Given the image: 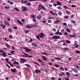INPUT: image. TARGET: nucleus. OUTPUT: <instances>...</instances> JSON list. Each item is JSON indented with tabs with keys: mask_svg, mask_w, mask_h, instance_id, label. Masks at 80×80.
I'll return each mask as SVG.
<instances>
[{
	"mask_svg": "<svg viewBox=\"0 0 80 80\" xmlns=\"http://www.w3.org/2000/svg\"><path fill=\"white\" fill-rule=\"evenodd\" d=\"M42 58L43 60H44V61H47V58L45 57V56H42Z\"/></svg>",
	"mask_w": 80,
	"mask_h": 80,
	"instance_id": "nucleus-7",
	"label": "nucleus"
},
{
	"mask_svg": "<svg viewBox=\"0 0 80 80\" xmlns=\"http://www.w3.org/2000/svg\"><path fill=\"white\" fill-rule=\"evenodd\" d=\"M30 32V30H27L25 31V33H28Z\"/></svg>",
	"mask_w": 80,
	"mask_h": 80,
	"instance_id": "nucleus-55",
	"label": "nucleus"
},
{
	"mask_svg": "<svg viewBox=\"0 0 80 80\" xmlns=\"http://www.w3.org/2000/svg\"><path fill=\"white\" fill-rule=\"evenodd\" d=\"M27 2H28V1H27V0H24L23 2V3H27Z\"/></svg>",
	"mask_w": 80,
	"mask_h": 80,
	"instance_id": "nucleus-47",
	"label": "nucleus"
},
{
	"mask_svg": "<svg viewBox=\"0 0 80 80\" xmlns=\"http://www.w3.org/2000/svg\"><path fill=\"white\" fill-rule=\"evenodd\" d=\"M14 29H15V30H17V27H15V26H14V27H13Z\"/></svg>",
	"mask_w": 80,
	"mask_h": 80,
	"instance_id": "nucleus-60",
	"label": "nucleus"
},
{
	"mask_svg": "<svg viewBox=\"0 0 80 80\" xmlns=\"http://www.w3.org/2000/svg\"><path fill=\"white\" fill-rule=\"evenodd\" d=\"M58 35H62V33L61 32H59Z\"/></svg>",
	"mask_w": 80,
	"mask_h": 80,
	"instance_id": "nucleus-62",
	"label": "nucleus"
},
{
	"mask_svg": "<svg viewBox=\"0 0 80 80\" xmlns=\"http://www.w3.org/2000/svg\"><path fill=\"white\" fill-rule=\"evenodd\" d=\"M36 38H37L38 39V40H40V37L39 36V35H37L36 36Z\"/></svg>",
	"mask_w": 80,
	"mask_h": 80,
	"instance_id": "nucleus-19",
	"label": "nucleus"
},
{
	"mask_svg": "<svg viewBox=\"0 0 80 80\" xmlns=\"http://www.w3.org/2000/svg\"><path fill=\"white\" fill-rule=\"evenodd\" d=\"M69 37L70 38H71L72 37H75V35H70L69 36Z\"/></svg>",
	"mask_w": 80,
	"mask_h": 80,
	"instance_id": "nucleus-18",
	"label": "nucleus"
},
{
	"mask_svg": "<svg viewBox=\"0 0 80 80\" xmlns=\"http://www.w3.org/2000/svg\"><path fill=\"white\" fill-rule=\"evenodd\" d=\"M58 8L59 10H62V7L60 6H58Z\"/></svg>",
	"mask_w": 80,
	"mask_h": 80,
	"instance_id": "nucleus-33",
	"label": "nucleus"
},
{
	"mask_svg": "<svg viewBox=\"0 0 80 80\" xmlns=\"http://www.w3.org/2000/svg\"><path fill=\"white\" fill-rule=\"evenodd\" d=\"M48 22L49 23H51L52 22V20H49L48 21Z\"/></svg>",
	"mask_w": 80,
	"mask_h": 80,
	"instance_id": "nucleus-53",
	"label": "nucleus"
},
{
	"mask_svg": "<svg viewBox=\"0 0 80 80\" xmlns=\"http://www.w3.org/2000/svg\"><path fill=\"white\" fill-rule=\"evenodd\" d=\"M35 72L36 73H38V70H35Z\"/></svg>",
	"mask_w": 80,
	"mask_h": 80,
	"instance_id": "nucleus-64",
	"label": "nucleus"
},
{
	"mask_svg": "<svg viewBox=\"0 0 80 80\" xmlns=\"http://www.w3.org/2000/svg\"><path fill=\"white\" fill-rule=\"evenodd\" d=\"M51 79H52V80H55V78L54 77H52L51 78Z\"/></svg>",
	"mask_w": 80,
	"mask_h": 80,
	"instance_id": "nucleus-56",
	"label": "nucleus"
},
{
	"mask_svg": "<svg viewBox=\"0 0 80 80\" xmlns=\"http://www.w3.org/2000/svg\"><path fill=\"white\" fill-rule=\"evenodd\" d=\"M62 12H59V13H58L59 15H60V16H61V15H62Z\"/></svg>",
	"mask_w": 80,
	"mask_h": 80,
	"instance_id": "nucleus-43",
	"label": "nucleus"
},
{
	"mask_svg": "<svg viewBox=\"0 0 80 80\" xmlns=\"http://www.w3.org/2000/svg\"><path fill=\"white\" fill-rule=\"evenodd\" d=\"M41 53L42 55H50V54H48V53H47V52H41Z\"/></svg>",
	"mask_w": 80,
	"mask_h": 80,
	"instance_id": "nucleus-5",
	"label": "nucleus"
},
{
	"mask_svg": "<svg viewBox=\"0 0 80 80\" xmlns=\"http://www.w3.org/2000/svg\"><path fill=\"white\" fill-rule=\"evenodd\" d=\"M8 2L9 3H10V4H11V5H13V3L12 2H11L10 1V0H8Z\"/></svg>",
	"mask_w": 80,
	"mask_h": 80,
	"instance_id": "nucleus-12",
	"label": "nucleus"
},
{
	"mask_svg": "<svg viewBox=\"0 0 80 80\" xmlns=\"http://www.w3.org/2000/svg\"><path fill=\"white\" fill-rule=\"evenodd\" d=\"M32 18H36V17H35V15H34L32 14V15L31 16Z\"/></svg>",
	"mask_w": 80,
	"mask_h": 80,
	"instance_id": "nucleus-22",
	"label": "nucleus"
},
{
	"mask_svg": "<svg viewBox=\"0 0 80 80\" xmlns=\"http://www.w3.org/2000/svg\"><path fill=\"white\" fill-rule=\"evenodd\" d=\"M38 20H40V18H41V16H38Z\"/></svg>",
	"mask_w": 80,
	"mask_h": 80,
	"instance_id": "nucleus-46",
	"label": "nucleus"
},
{
	"mask_svg": "<svg viewBox=\"0 0 80 80\" xmlns=\"http://www.w3.org/2000/svg\"><path fill=\"white\" fill-rule=\"evenodd\" d=\"M76 53H78V54H80V52L78 51H76Z\"/></svg>",
	"mask_w": 80,
	"mask_h": 80,
	"instance_id": "nucleus-34",
	"label": "nucleus"
},
{
	"mask_svg": "<svg viewBox=\"0 0 80 80\" xmlns=\"http://www.w3.org/2000/svg\"><path fill=\"white\" fill-rule=\"evenodd\" d=\"M74 46L75 48H78V47H79L78 44H74Z\"/></svg>",
	"mask_w": 80,
	"mask_h": 80,
	"instance_id": "nucleus-14",
	"label": "nucleus"
},
{
	"mask_svg": "<svg viewBox=\"0 0 80 80\" xmlns=\"http://www.w3.org/2000/svg\"><path fill=\"white\" fill-rule=\"evenodd\" d=\"M32 46H33L34 47H37V45L35 43H32Z\"/></svg>",
	"mask_w": 80,
	"mask_h": 80,
	"instance_id": "nucleus-9",
	"label": "nucleus"
},
{
	"mask_svg": "<svg viewBox=\"0 0 80 80\" xmlns=\"http://www.w3.org/2000/svg\"><path fill=\"white\" fill-rule=\"evenodd\" d=\"M13 65H15V64L19 65V63H18V62L15 61L13 63Z\"/></svg>",
	"mask_w": 80,
	"mask_h": 80,
	"instance_id": "nucleus-13",
	"label": "nucleus"
},
{
	"mask_svg": "<svg viewBox=\"0 0 80 80\" xmlns=\"http://www.w3.org/2000/svg\"><path fill=\"white\" fill-rule=\"evenodd\" d=\"M20 60L21 61L20 62L21 63H25V61H27L26 59L24 58H21Z\"/></svg>",
	"mask_w": 80,
	"mask_h": 80,
	"instance_id": "nucleus-4",
	"label": "nucleus"
},
{
	"mask_svg": "<svg viewBox=\"0 0 80 80\" xmlns=\"http://www.w3.org/2000/svg\"><path fill=\"white\" fill-rule=\"evenodd\" d=\"M59 34V30H58L55 33V35H58V34Z\"/></svg>",
	"mask_w": 80,
	"mask_h": 80,
	"instance_id": "nucleus-20",
	"label": "nucleus"
},
{
	"mask_svg": "<svg viewBox=\"0 0 80 80\" xmlns=\"http://www.w3.org/2000/svg\"><path fill=\"white\" fill-rule=\"evenodd\" d=\"M52 31L54 32H57V30L53 28L52 29Z\"/></svg>",
	"mask_w": 80,
	"mask_h": 80,
	"instance_id": "nucleus-42",
	"label": "nucleus"
},
{
	"mask_svg": "<svg viewBox=\"0 0 80 80\" xmlns=\"http://www.w3.org/2000/svg\"><path fill=\"white\" fill-rule=\"evenodd\" d=\"M66 12L67 14H70V12L68 11V10L66 11Z\"/></svg>",
	"mask_w": 80,
	"mask_h": 80,
	"instance_id": "nucleus-37",
	"label": "nucleus"
},
{
	"mask_svg": "<svg viewBox=\"0 0 80 80\" xmlns=\"http://www.w3.org/2000/svg\"><path fill=\"white\" fill-rule=\"evenodd\" d=\"M42 5H41V4L39 5V7L38 8V10H39V11H40L42 9Z\"/></svg>",
	"mask_w": 80,
	"mask_h": 80,
	"instance_id": "nucleus-8",
	"label": "nucleus"
},
{
	"mask_svg": "<svg viewBox=\"0 0 80 80\" xmlns=\"http://www.w3.org/2000/svg\"><path fill=\"white\" fill-rule=\"evenodd\" d=\"M68 26H69L70 27H73V25H72V24H68Z\"/></svg>",
	"mask_w": 80,
	"mask_h": 80,
	"instance_id": "nucleus-31",
	"label": "nucleus"
},
{
	"mask_svg": "<svg viewBox=\"0 0 80 80\" xmlns=\"http://www.w3.org/2000/svg\"><path fill=\"white\" fill-rule=\"evenodd\" d=\"M26 27H27V28H32V27L28 26H26Z\"/></svg>",
	"mask_w": 80,
	"mask_h": 80,
	"instance_id": "nucleus-39",
	"label": "nucleus"
},
{
	"mask_svg": "<svg viewBox=\"0 0 80 80\" xmlns=\"http://www.w3.org/2000/svg\"><path fill=\"white\" fill-rule=\"evenodd\" d=\"M66 30L68 32V33H70V30L69 29H68V28H67L66 29Z\"/></svg>",
	"mask_w": 80,
	"mask_h": 80,
	"instance_id": "nucleus-29",
	"label": "nucleus"
},
{
	"mask_svg": "<svg viewBox=\"0 0 80 80\" xmlns=\"http://www.w3.org/2000/svg\"><path fill=\"white\" fill-rule=\"evenodd\" d=\"M5 8L6 9H10V7H9V6H5Z\"/></svg>",
	"mask_w": 80,
	"mask_h": 80,
	"instance_id": "nucleus-21",
	"label": "nucleus"
},
{
	"mask_svg": "<svg viewBox=\"0 0 80 80\" xmlns=\"http://www.w3.org/2000/svg\"><path fill=\"white\" fill-rule=\"evenodd\" d=\"M34 64H36L37 65H39V64L36 62H34Z\"/></svg>",
	"mask_w": 80,
	"mask_h": 80,
	"instance_id": "nucleus-49",
	"label": "nucleus"
},
{
	"mask_svg": "<svg viewBox=\"0 0 80 80\" xmlns=\"http://www.w3.org/2000/svg\"><path fill=\"white\" fill-rule=\"evenodd\" d=\"M25 65L27 66L28 67H30V65L28 64H25Z\"/></svg>",
	"mask_w": 80,
	"mask_h": 80,
	"instance_id": "nucleus-54",
	"label": "nucleus"
},
{
	"mask_svg": "<svg viewBox=\"0 0 80 80\" xmlns=\"http://www.w3.org/2000/svg\"><path fill=\"white\" fill-rule=\"evenodd\" d=\"M49 36H51V35H52V36H53V35H54V34L52 33H50V34H48Z\"/></svg>",
	"mask_w": 80,
	"mask_h": 80,
	"instance_id": "nucleus-38",
	"label": "nucleus"
},
{
	"mask_svg": "<svg viewBox=\"0 0 80 80\" xmlns=\"http://www.w3.org/2000/svg\"><path fill=\"white\" fill-rule=\"evenodd\" d=\"M11 70L12 72H13V73H16L17 72V70H16V68H14V69L11 68Z\"/></svg>",
	"mask_w": 80,
	"mask_h": 80,
	"instance_id": "nucleus-6",
	"label": "nucleus"
},
{
	"mask_svg": "<svg viewBox=\"0 0 80 80\" xmlns=\"http://www.w3.org/2000/svg\"><path fill=\"white\" fill-rule=\"evenodd\" d=\"M59 69H60V70H62L63 71H64V69L62 67H60L59 68Z\"/></svg>",
	"mask_w": 80,
	"mask_h": 80,
	"instance_id": "nucleus-26",
	"label": "nucleus"
},
{
	"mask_svg": "<svg viewBox=\"0 0 80 80\" xmlns=\"http://www.w3.org/2000/svg\"><path fill=\"white\" fill-rule=\"evenodd\" d=\"M51 61H52V62H54L55 61V59H51Z\"/></svg>",
	"mask_w": 80,
	"mask_h": 80,
	"instance_id": "nucleus-59",
	"label": "nucleus"
},
{
	"mask_svg": "<svg viewBox=\"0 0 80 80\" xmlns=\"http://www.w3.org/2000/svg\"><path fill=\"white\" fill-rule=\"evenodd\" d=\"M65 42H66V43H71L70 41L68 40H66Z\"/></svg>",
	"mask_w": 80,
	"mask_h": 80,
	"instance_id": "nucleus-25",
	"label": "nucleus"
},
{
	"mask_svg": "<svg viewBox=\"0 0 80 80\" xmlns=\"http://www.w3.org/2000/svg\"><path fill=\"white\" fill-rule=\"evenodd\" d=\"M8 31L9 32H12V30L11 28H9L8 29Z\"/></svg>",
	"mask_w": 80,
	"mask_h": 80,
	"instance_id": "nucleus-27",
	"label": "nucleus"
},
{
	"mask_svg": "<svg viewBox=\"0 0 80 80\" xmlns=\"http://www.w3.org/2000/svg\"><path fill=\"white\" fill-rule=\"evenodd\" d=\"M5 45L7 47H8V48H10V46H9V45L8 44V43H5Z\"/></svg>",
	"mask_w": 80,
	"mask_h": 80,
	"instance_id": "nucleus-16",
	"label": "nucleus"
},
{
	"mask_svg": "<svg viewBox=\"0 0 80 80\" xmlns=\"http://www.w3.org/2000/svg\"><path fill=\"white\" fill-rule=\"evenodd\" d=\"M73 70L75 73H77L78 72V70L75 69H73Z\"/></svg>",
	"mask_w": 80,
	"mask_h": 80,
	"instance_id": "nucleus-24",
	"label": "nucleus"
},
{
	"mask_svg": "<svg viewBox=\"0 0 80 80\" xmlns=\"http://www.w3.org/2000/svg\"><path fill=\"white\" fill-rule=\"evenodd\" d=\"M21 21L22 23H25V20H24V19H22L21 20Z\"/></svg>",
	"mask_w": 80,
	"mask_h": 80,
	"instance_id": "nucleus-48",
	"label": "nucleus"
},
{
	"mask_svg": "<svg viewBox=\"0 0 80 80\" xmlns=\"http://www.w3.org/2000/svg\"><path fill=\"white\" fill-rule=\"evenodd\" d=\"M23 54H25L26 57H28V54L25 53L24 52H22Z\"/></svg>",
	"mask_w": 80,
	"mask_h": 80,
	"instance_id": "nucleus-11",
	"label": "nucleus"
},
{
	"mask_svg": "<svg viewBox=\"0 0 80 80\" xmlns=\"http://www.w3.org/2000/svg\"><path fill=\"white\" fill-rule=\"evenodd\" d=\"M38 62H40V63H42V61L40 59H38Z\"/></svg>",
	"mask_w": 80,
	"mask_h": 80,
	"instance_id": "nucleus-40",
	"label": "nucleus"
},
{
	"mask_svg": "<svg viewBox=\"0 0 80 80\" xmlns=\"http://www.w3.org/2000/svg\"><path fill=\"white\" fill-rule=\"evenodd\" d=\"M6 66L8 68H9V69H10V67L7 64V63H6Z\"/></svg>",
	"mask_w": 80,
	"mask_h": 80,
	"instance_id": "nucleus-30",
	"label": "nucleus"
},
{
	"mask_svg": "<svg viewBox=\"0 0 80 80\" xmlns=\"http://www.w3.org/2000/svg\"><path fill=\"white\" fill-rule=\"evenodd\" d=\"M7 20H8V22H10V18H7Z\"/></svg>",
	"mask_w": 80,
	"mask_h": 80,
	"instance_id": "nucleus-44",
	"label": "nucleus"
},
{
	"mask_svg": "<svg viewBox=\"0 0 80 80\" xmlns=\"http://www.w3.org/2000/svg\"><path fill=\"white\" fill-rule=\"evenodd\" d=\"M74 45H77L78 43H77V41H75L74 42Z\"/></svg>",
	"mask_w": 80,
	"mask_h": 80,
	"instance_id": "nucleus-45",
	"label": "nucleus"
},
{
	"mask_svg": "<svg viewBox=\"0 0 80 80\" xmlns=\"http://www.w3.org/2000/svg\"><path fill=\"white\" fill-rule=\"evenodd\" d=\"M70 72H66V74L67 75V76H69V75H70Z\"/></svg>",
	"mask_w": 80,
	"mask_h": 80,
	"instance_id": "nucleus-32",
	"label": "nucleus"
},
{
	"mask_svg": "<svg viewBox=\"0 0 80 80\" xmlns=\"http://www.w3.org/2000/svg\"><path fill=\"white\" fill-rule=\"evenodd\" d=\"M44 71H45L46 73H48V70H47V69H45Z\"/></svg>",
	"mask_w": 80,
	"mask_h": 80,
	"instance_id": "nucleus-57",
	"label": "nucleus"
},
{
	"mask_svg": "<svg viewBox=\"0 0 80 80\" xmlns=\"http://www.w3.org/2000/svg\"><path fill=\"white\" fill-rule=\"evenodd\" d=\"M22 9H23V10H22V11L23 12H25V11H28V9H27V8H26V7L22 6Z\"/></svg>",
	"mask_w": 80,
	"mask_h": 80,
	"instance_id": "nucleus-3",
	"label": "nucleus"
},
{
	"mask_svg": "<svg viewBox=\"0 0 80 80\" xmlns=\"http://www.w3.org/2000/svg\"><path fill=\"white\" fill-rule=\"evenodd\" d=\"M53 5L54 7H56L57 5V4L54 3Z\"/></svg>",
	"mask_w": 80,
	"mask_h": 80,
	"instance_id": "nucleus-58",
	"label": "nucleus"
},
{
	"mask_svg": "<svg viewBox=\"0 0 80 80\" xmlns=\"http://www.w3.org/2000/svg\"><path fill=\"white\" fill-rule=\"evenodd\" d=\"M54 22L56 23H58V22H60V21L59 20H57V21Z\"/></svg>",
	"mask_w": 80,
	"mask_h": 80,
	"instance_id": "nucleus-41",
	"label": "nucleus"
},
{
	"mask_svg": "<svg viewBox=\"0 0 80 80\" xmlns=\"http://www.w3.org/2000/svg\"><path fill=\"white\" fill-rule=\"evenodd\" d=\"M52 39L55 40H58L60 38V36H54L52 38Z\"/></svg>",
	"mask_w": 80,
	"mask_h": 80,
	"instance_id": "nucleus-1",
	"label": "nucleus"
},
{
	"mask_svg": "<svg viewBox=\"0 0 80 80\" xmlns=\"http://www.w3.org/2000/svg\"><path fill=\"white\" fill-rule=\"evenodd\" d=\"M27 5L28 6H30V5H31V3H30L29 2H28L27 3Z\"/></svg>",
	"mask_w": 80,
	"mask_h": 80,
	"instance_id": "nucleus-35",
	"label": "nucleus"
},
{
	"mask_svg": "<svg viewBox=\"0 0 80 80\" xmlns=\"http://www.w3.org/2000/svg\"><path fill=\"white\" fill-rule=\"evenodd\" d=\"M24 49L25 50V51L26 52H31V50H32L31 49H29L28 48H24Z\"/></svg>",
	"mask_w": 80,
	"mask_h": 80,
	"instance_id": "nucleus-2",
	"label": "nucleus"
},
{
	"mask_svg": "<svg viewBox=\"0 0 80 80\" xmlns=\"http://www.w3.org/2000/svg\"><path fill=\"white\" fill-rule=\"evenodd\" d=\"M56 3H57V4L58 5H60V4L61 3V2H59V1H57L56 2Z\"/></svg>",
	"mask_w": 80,
	"mask_h": 80,
	"instance_id": "nucleus-15",
	"label": "nucleus"
},
{
	"mask_svg": "<svg viewBox=\"0 0 80 80\" xmlns=\"http://www.w3.org/2000/svg\"><path fill=\"white\" fill-rule=\"evenodd\" d=\"M72 7H76V6H75V5H72Z\"/></svg>",
	"mask_w": 80,
	"mask_h": 80,
	"instance_id": "nucleus-63",
	"label": "nucleus"
},
{
	"mask_svg": "<svg viewBox=\"0 0 80 80\" xmlns=\"http://www.w3.org/2000/svg\"><path fill=\"white\" fill-rule=\"evenodd\" d=\"M55 60H61V58H55Z\"/></svg>",
	"mask_w": 80,
	"mask_h": 80,
	"instance_id": "nucleus-23",
	"label": "nucleus"
},
{
	"mask_svg": "<svg viewBox=\"0 0 80 80\" xmlns=\"http://www.w3.org/2000/svg\"><path fill=\"white\" fill-rule=\"evenodd\" d=\"M40 35H41V36H44V34L42 32H41Z\"/></svg>",
	"mask_w": 80,
	"mask_h": 80,
	"instance_id": "nucleus-52",
	"label": "nucleus"
},
{
	"mask_svg": "<svg viewBox=\"0 0 80 80\" xmlns=\"http://www.w3.org/2000/svg\"><path fill=\"white\" fill-rule=\"evenodd\" d=\"M39 36L40 38H41L43 39V37L42 36H41L40 34H39Z\"/></svg>",
	"mask_w": 80,
	"mask_h": 80,
	"instance_id": "nucleus-51",
	"label": "nucleus"
},
{
	"mask_svg": "<svg viewBox=\"0 0 80 80\" xmlns=\"http://www.w3.org/2000/svg\"><path fill=\"white\" fill-rule=\"evenodd\" d=\"M65 35H68V33L67 32H65L64 33Z\"/></svg>",
	"mask_w": 80,
	"mask_h": 80,
	"instance_id": "nucleus-61",
	"label": "nucleus"
},
{
	"mask_svg": "<svg viewBox=\"0 0 80 80\" xmlns=\"http://www.w3.org/2000/svg\"><path fill=\"white\" fill-rule=\"evenodd\" d=\"M17 22L18 23H19L20 25H22L23 24V23H22L21 22H20V20H17Z\"/></svg>",
	"mask_w": 80,
	"mask_h": 80,
	"instance_id": "nucleus-10",
	"label": "nucleus"
},
{
	"mask_svg": "<svg viewBox=\"0 0 80 80\" xmlns=\"http://www.w3.org/2000/svg\"><path fill=\"white\" fill-rule=\"evenodd\" d=\"M14 10H16V11H19L20 10H19V9L18 8H14Z\"/></svg>",
	"mask_w": 80,
	"mask_h": 80,
	"instance_id": "nucleus-28",
	"label": "nucleus"
},
{
	"mask_svg": "<svg viewBox=\"0 0 80 80\" xmlns=\"http://www.w3.org/2000/svg\"><path fill=\"white\" fill-rule=\"evenodd\" d=\"M55 67H57V68H58V67H60V65L59 66L57 64H56L55 65Z\"/></svg>",
	"mask_w": 80,
	"mask_h": 80,
	"instance_id": "nucleus-36",
	"label": "nucleus"
},
{
	"mask_svg": "<svg viewBox=\"0 0 80 80\" xmlns=\"http://www.w3.org/2000/svg\"><path fill=\"white\" fill-rule=\"evenodd\" d=\"M11 61H12V62H16V60L15 59H11Z\"/></svg>",
	"mask_w": 80,
	"mask_h": 80,
	"instance_id": "nucleus-50",
	"label": "nucleus"
},
{
	"mask_svg": "<svg viewBox=\"0 0 80 80\" xmlns=\"http://www.w3.org/2000/svg\"><path fill=\"white\" fill-rule=\"evenodd\" d=\"M42 10H46V9H45V7H43V6L42 5Z\"/></svg>",
	"mask_w": 80,
	"mask_h": 80,
	"instance_id": "nucleus-17",
	"label": "nucleus"
}]
</instances>
